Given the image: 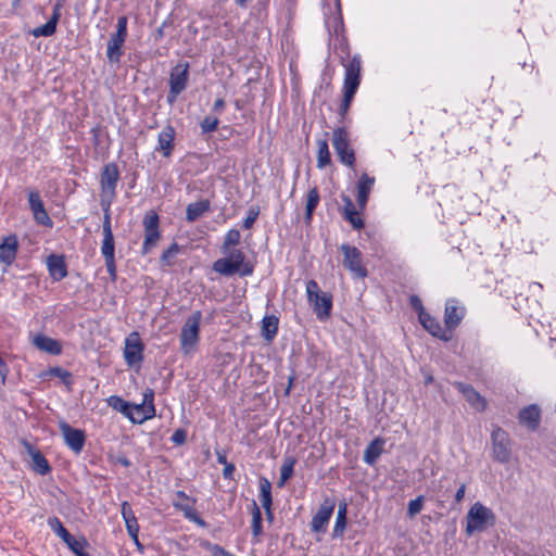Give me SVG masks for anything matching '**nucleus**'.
Here are the masks:
<instances>
[{
  "instance_id": "27",
  "label": "nucleus",
  "mask_w": 556,
  "mask_h": 556,
  "mask_svg": "<svg viewBox=\"0 0 556 556\" xmlns=\"http://www.w3.org/2000/svg\"><path fill=\"white\" fill-rule=\"evenodd\" d=\"M47 266L50 276L55 281H60L67 276L66 264L63 256L50 255L47 258Z\"/></svg>"
},
{
  "instance_id": "50",
  "label": "nucleus",
  "mask_w": 556,
  "mask_h": 556,
  "mask_svg": "<svg viewBox=\"0 0 556 556\" xmlns=\"http://www.w3.org/2000/svg\"><path fill=\"white\" fill-rule=\"evenodd\" d=\"M104 212V218H103V235H113L112 228H111V216H110V210L103 211Z\"/></svg>"
},
{
  "instance_id": "62",
  "label": "nucleus",
  "mask_w": 556,
  "mask_h": 556,
  "mask_svg": "<svg viewBox=\"0 0 556 556\" xmlns=\"http://www.w3.org/2000/svg\"><path fill=\"white\" fill-rule=\"evenodd\" d=\"M218 460H219V463H223L225 465L227 464L225 455H218Z\"/></svg>"
},
{
  "instance_id": "52",
  "label": "nucleus",
  "mask_w": 556,
  "mask_h": 556,
  "mask_svg": "<svg viewBox=\"0 0 556 556\" xmlns=\"http://www.w3.org/2000/svg\"><path fill=\"white\" fill-rule=\"evenodd\" d=\"M465 492H466V484H465V483H463V484L458 488V490L456 491V494H455V501H456L457 503H460V502L464 500V497H465Z\"/></svg>"
},
{
  "instance_id": "46",
  "label": "nucleus",
  "mask_w": 556,
  "mask_h": 556,
  "mask_svg": "<svg viewBox=\"0 0 556 556\" xmlns=\"http://www.w3.org/2000/svg\"><path fill=\"white\" fill-rule=\"evenodd\" d=\"M424 507V496L420 495L408 503L407 515L414 517L421 511Z\"/></svg>"
},
{
  "instance_id": "55",
  "label": "nucleus",
  "mask_w": 556,
  "mask_h": 556,
  "mask_svg": "<svg viewBox=\"0 0 556 556\" xmlns=\"http://www.w3.org/2000/svg\"><path fill=\"white\" fill-rule=\"evenodd\" d=\"M61 8H62V4L59 2V3H55L54 7H53V12H52V15L51 16H56L55 17V22L58 23L60 17H61Z\"/></svg>"
},
{
  "instance_id": "54",
  "label": "nucleus",
  "mask_w": 556,
  "mask_h": 556,
  "mask_svg": "<svg viewBox=\"0 0 556 556\" xmlns=\"http://www.w3.org/2000/svg\"><path fill=\"white\" fill-rule=\"evenodd\" d=\"M235 471V466L232 464H226L224 468V477L229 479L232 477V473Z\"/></svg>"
},
{
  "instance_id": "40",
  "label": "nucleus",
  "mask_w": 556,
  "mask_h": 556,
  "mask_svg": "<svg viewBox=\"0 0 556 556\" xmlns=\"http://www.w3.org/2000/svg\"><path fill=\"white\" fill-rule=\"evenodd\" d=\"M56 16H51L50 20L42 26L36 27L33 30V35L35 37H49L52 36L55 33L56 29Z\"/></svg>"
},
{
  "instance_id": "25",
  "label": "nucleus",
  "mask_w": 556,
  "mask_h": 556,
  "mask_svg": "<svg viewBox=\"0 0 556 556\" xmlns=\"http://www.w3.org/2000/svg\"><path fill=\"white\" fill-rule=\"evenodd\" d=\"M375 185V177L368 176L366 173L362 174L357 181V204L359 208H365L369 198V193Z\"/></svg>"
},
{
  "instance_id": "16",
  "label": "nucleus",
  "mask_w": 556,
  "mask_h": 556,
  "mask_svg": "<svg viewBox=\"0 0 556 556\" xmlns=\"http://www.w3.org/2000/svg\"><path fill=\"white\" fill-rule=\"evenodd\" d=\"M194 503L195 501L188 496L184 491H177L175 493V498L173 501L174 507L182 511L187 519L203 527L205 522L197 515L193 508Z\"/></svg>"
},
{
  "instance_id": "56",
  "label": "nucleus",
  "mask_w": 556,
  "mask_h": 556,
  "mask_svg": "<svg viewBox=\"0 0 556 556\" xmlns=\"http://www.w3.org/2000/svg\"><path fill=\"white\" fill-rule=\"evenodd\" d=\"M225 106V101L223 99H217L213 104V110L215 112H220Z\"/></svg>"
},
{
  "instance_id": "33",
  "label": "nucleus",
  "mask_w": 556,
  "mask_h": 556,
  "mask_svg": "<svg viewBox=\"0 0 556 556\" xmlns=\"http://www.w3.org/2000/svg\"><path fill=\"white\" fill-rule=\"evenodd\" d=\"M210 210V201L201 200L198 202H193L188 204L186 210V217L189 222L197 220L200 216H202L205 212Z\"/></svg>"
},
{
  "instance_id": "31",
  "label": "nucleus",
  "mask_w": 556,
  "mask_h": 556,
  "mask_svg": "<svg viewBox=\"0 0 556 556\" xmlns=\"http://www.w3.org/2000/svg\"><path fill=\"white\" fill-rule=\"evenodd\" d=\"M279 319L275 315H267L262 319L261 333L263 338L270 342L278 332Z\"/></svg>"
},
{
  "instance_id": "49",
  "label": "nucleus",
  "mask_w": 556,
  "mask_h": 556,
  "mask_svg": "<svg viewBox=\"0 0 556 556\" xmlns=\"http://www.w3.org/2000/svg\"><path fill=\"white\" fill-rule=\"evenodd\" d=\"M258 214H260V211L257 207H251L248 211V215L243 220V227L245 229H250L253 226V224L255 223V220L257 219Z\"/></svg>"
},
{
  "instance_id": "11",
  "label": "nucleus",
  "mask_w": 556,
  "mask_h": 556,
  "mask_svg": "<svg viewBox=\"0 0 556 556\" xmlns=\"http://www.w3.org/2000/svg\"><path fill=\"white\" fill-rule=\"evenodd\" d=\"M188 78L189 64L187 62L179 63L172 68L169 75V92L167 96V101L169 103L175 102L178 94L186 89Z\"/></svg>"
},
{
  "instance_id": "60",
  "label": "nucleus",
  "mask_w": 556,
  "mask_h": 556,
  "mask_svg": "<svg viewBox=\"0 0 556 556\" xmlns=\"http://www.w3.org/2000/svg\"><path fill=\"white\" fill-rule=\"evenodd\" d=\"M431 382H433V377H432L431 375H428V376L426 377L425 383H426V384H429V383H431Z\"/></svg>"
},
{
  "instance_id": "13",
  "label": "nucleus",
  "mask_w": 556,
  "mask_h": 556,
  "mask_svg": "<svg viewBox=\"0 0 556 556\" xmlns=\"http://www.w3.org/2000/svg\"><path fill=\"white\" fill-rule=\"evenodd\" d=\"M144 345L137 331L128 334L125 339L124 358L129 367L139 365L143 359Z\"/></svg>"
},
{
  "instance_id": "21",
  "label": "nucleus",
  "mask_w": 556,
  "mask_h": 556,
  "mask_svg": "<svg viewBox=\"0 0 556 556\" xmlns=\"http://www.w3.org/2000/svg\"><path fill=\"white\" fill-rule=\"evenodd\" d=\"M465 308L458 305L456 300H448L445 304L444 324L451 331L455 329L462 321Z\"/></svg>"
},
{
  "instance_id": "10",
  "label": "nucleus",
  "mask_w": 556,
  "mask_h": 556,
  "mask_svg": "<svg viewBox=\"0 0 556 556\" xmlns=\"http://www.w3.org/2000/svg\"><path fill=\"white\" fill-rule=\"evenodd\" d=\"M117 29L108 41L106 56L110 63H118L122 58V48L127 37V17L119 16Z\"/></svg>"
},
{
  "instance_id": "9",
  "label": "nucleus",
  "mask_w": 556,
  "mask_h": 556,
  "mask_svg": "<svg viewBox=\"0 0 556 556\" xmlns=\"http://www.w3.org/2000/svg\"><path fill=\"white\" fill-rule=\"evenodd\" d=\"M493 458L506 464L511 458V441L508 433L500 427H494L491 432Z\"/></svg>"
},
{
  "instance_id": "59",
  "label": "nucleus",
  "mask_w": 556,
  "mask_h": 556,
  "mask_svg": "<svg viewBox=\"0 0 556 556\" xmlns=\"http://www.w3.org/2000/svg\"><path fill=\"white\" fill-rule=\"evenodd\" d=\"M119 463L125 466V467H128L130 465L129 460L127 458H121L119 459Z\"/></svg>"
},
{
  "instance_id": "15",
  "label": "nucleus",
  "mask_w": 556,
  "mask_h": 556,
  "mask_svg": "<svg viewBox=\"0 0 556 556\" xmlns=\"http://www.w3.org/2000/svg\"><path fill=\"white\" fill-rule=\"evenodd\" d=\"M336 507L334 500L326 497L320 504L317 513L314 515L311 521V528L314 532H324L331 518Z\"/></svg>"
},
{
  "instance_id": "19",
  "label": "nucleus",
  "mask_w": 556,
  "mask_h": 556,
  "mask_svg": "<svg viewBox=\"0 0 556 556\" xmlns=\"http://www.w3.org/2000/svg\"><path fill=\"white\" fill-rule=\"evenodd\" d=\"M101 253L105 261L106 270L112 280L116 279L115 244L113 235H103Z\"/></svg>"
},
{
  "instance_id": "43",
  "label": "nucleus",
  "mask_w": 556,
  "mask_h": 556,
  "mask_svg": "<svg viewBox=\"0 0 556 556\" xmlns=\"http://www.w3.org/2000/svg\"><path fill=\"white\" fill-rule=\"evenodd\" d=\"M49 525L52 527L54 532L66 543L68 540H72L70 532L63 527L61 521L58 518H53L49 520Z\"/></svg>"
},
{
  "instance_id": "36",
  "label": "nucleus",
  "mask_w": 556,
  "mask_h": 556,
  "mask_svg": "<svg viewBox=\"0 0 556 556\" xmlns=\"http://www.w3.org/2000/svg\"><path fill=\"white\" fill-rule=\"evenodd\" d=\"M346 513L348 505L345 502L339 504L336 523L333 528V536H341L345 530L346 526Z\"/></svg>"
},
{
  "instance_id": "23",
  "label": "nucleus",
  "mask_w": 556,
  "mask_h": 556,
  "mask_svg": "<svg viewBox=\"0 0 556 556\" xmlns=\"http://www.w3.org/2000/svg\"><path fill=\"white\" fill-rule=\"evenodd\" d=\"M121 513L122 517L125 521L126 530L129 534V536L132 539V541L136 543V545H140L138 533H139V525L137 522V518L135 517V514L130 507V505L127 502H123L121 505Z\"/></svg>"
},
{
  "instance_id": "45",
  "label": "nucleus",
  "mask_w": 556,
  "mask_h": 556,
  "mask_svg": "<svg viewBox=\"0 0 556 556\" xmlns=\"http://www.w3.org/2000/svg\"><path fill=\"white\" fill-rule=\"evenodd\" d=\"M28 203L33 213L43 207V202L38 191L31 190L28 192Z\"/></svg>"
},
{
  "instance_id": "8",
  "label": "nucleus",
  "mask_w": 556,
  "mask_h": 556,
  "mask_svg": "<svg viewBox=\"0 0 556 556\" xmlns=\"http://www.w3.org/2000/svg\"><path fill=\"white\" fill-rule=\"evenodd\" d=\"M153 402L154 391L148 388L143 393L142 403H129V410L126 417L135 424H142L146 420L153 418L155 416V407Z\"/></svg>"
},
{
  "instance_id": "7",
  "label": "nucleus",
  "mask_w": 556,
  "mask_h": 556,
  "mask_svg": "<svg viewBox=\"0 0 556 556\" xmlns=\"http://www.w3.org/2000/svg\"><path fill=\"white\" fill-rule=\"evenodd\" d=\"M332 146L340 162L349 167L355 165V152L350 144V136L346 129L339 127L332 132Z\"/></svg>"
},
{
  "instance_id": "58",
  "label": "nucleus",
  "mask_w": 556,
  "mask_h": 556,
  "mask_svg": "<svg viewBox=\"0 0 556 556\" xmlns=\"http://www.w3.org/2000/svg\"><path fill=\"white\" fill-rule=\"evenodd\" d=\"M175 251H176V249H175V247H173V248H170V249L166 250V251L163 253L162 257H163V258H167V257H169V256L172 255V253H173V252H175Z\"/></svg>"
},
{
  "instance_id": "47",
  "label": "nucleus",
  "mask_w": 556,
  "mask_h": 556,
  "mask_svg": "<svg viewBox=\"0 0 556 556\" xmlns=\"http://www.w3.org/2000/svg\"><path fill=\"white\" fill-rule=\"evenodd\" d=\"M218 123L217 117L207 116L201 123V128L204 132H212L217 129Z\"/></svg>"
},
{
  "instance_id": "61",
  "label": "nucleus",
  "mask_w": 556,
  "mask_h": 556,
  "mask_svg": "<svg viewBox=\"0 0 556 556\" xmlns=\"http://www.w3.org/2000/svg\"><path fill=\"white\" fill-rule=\"evenodd\" d=\"M249 0H236V3L240 7H244Z\"/></svg>"
},
{
  "instance_id": "51",
  "label": "nucleus",
  "mask_w": 556,
  "mask_h": 556,
  "mask_svg": "<svg viewBox=\"0 0 556 556\" xmlns=\"http://www.w3.org/2000/svg\"><path fill=\"white\" fill-rule=\"evenodd\" d=\"M185 439H186V433L182 431V430H177L173 437H172V440L175 442V443H178V444H181L185 442Z\"/></svg>"
},
{
  "instance_id": "2",
  "label": "nucleus",
  "mask_w": 556,
  "mask_h": 556,
  "mask_svg": "<svg viewBox=\"0 0 556 556\" xmlns=\"http://www.w3.org/2000/svg\"><path fill=\"white\" fill-rule=\"evenodd\" d=\"M227 256L214 262L213 269L224 276H231L239 273L241 276H250L253 266L244 263L245 255L241 250H232L226 253Z\"/></svg>"
},
{
  "instance_id": "14",
  "label": "nucleus",
  "mask_w": 556,
  "mask_h": 556,
  "mask_svg": "<svg viewBox=\"0 0 556 556\" xmlns=\"http://www.w3.org/2000/svg\"><path fill=\"white\" fill-rule=\"evenodd\" d=\"M340 249L344 254L343 266L348 268L354 277L365 278L367 276V269L362 263L359 250L349 244H342Z\"/></svg>"
},
{
  "instance_id": "38",
  "label": "nucleus",
  "mask_w": 556,
  "mask_h": 556,
  "mask_svg": "<svg viewBox=\"0 0 556 556\" xmlns=\"http://www.w3.org/2000/svg\"><path fill=\"white\" fill-rule=\"evenodd\" d=\"M319 203V192L316 187L312 188L306 197L305 204V220L309 223L312 220L313 213Z\"/></svg>"
},
{
  "instance_id": "35",
  "label": "nucleus",
  "mask_w": 556,
  "mask_h": 556,
  "mask_svg": "<svg viewBox=\"0 0 556 556\" xmlns=\"http://www.w3.org/2000/svg\"><path fill=\"white\" fill-rule=\"evenodd\" d=\"M295 463L296 459L293 456H287L283 458L282 465L280 467L278 486H283L285 483L293 476Z\"/></svg>"
},
{
  "instance_id": "12",
  "label": "nucleus",
  "mask_w": 556,
  "mask_h": 556,
  "mask_svg": "<svg viewBox=\"0 0 556 556\" xmlns=\"http://www.w3.org/2000/svg\"><path fill=\"white\" fill-rule=\"evenodd\" d=\"M144 227V241L142 245V254H148L159 242V215L154 211L144 214L142 220Z\"/></svg>"
},
{
  "instance_id": "5",
  "label": "nucleus",
  "mask_w": 556,
  "mask_h": 556,
  "mask_svg": "<svg viewBox=\"0 0 556 556\" xmlns=\"http://www.w3.org/2000/svg\"><path fill=\"white\" fill-rule=\"evenodd\" d=\"M119 178V173L116 164H106L101 173V206L103 211H109L111 203L115 197L116 185Z\"/></svg>"
},
{
  "instance_id": "32",
  "label": "nucleus",
  "mask_w": 556,
  "mask_h": 556,
  "mask_svg": "<svg viewBox=\"0 0 556 556\" xmlns=\"http://www.w3.org/2000/svg\"><path fill=\"white\" fill-rule=\"evenodd\" d=\"M344 218L351 223L353 228L362 229L364 227V222L359 216L358 212L355 210V206L350 198H344Z\"/></svg>"
},
{
  "instance_id": "30",
  "label": "nucleus",
  "mask_w": 556,
  "mask_h": 556,
  "mask_svg": "<svg viewBox=\"0 0 556 556\" xmlns=\"http://www.w3.org/2000/svg\"><path fill=\"white\" fill-rule=\"evenodd\" d=\"M384 440L381 438L374 439L364 451V462L374 465L383 452Z\"/></svg>"
},
{
  "instance_id": "48",
  "label": "nucleus",
  "mask_w": 556,
  "mask_h": 556,
  "mask_svg": "<svg viewBox=\"0 0 556 556\" xmlns=\"http://www.w3.org/2000/svg\"><path fill=\"white\" fill-rule=\"evenodd\" d=\"M34 215V218L37 223L41 224V225H45V226H51L52 225V220L51 218L49 217L47 211L45 210V207L36 211L35 213H33Z\"/></svg>"
},
{
  "instance_id": "17",
  "label": "nucleus",
  "mask_w": 556,
  "mask_h": 556,
  "mask_svg": "<svg viewBox=\"0 0 556 556\" xmlns=\"http://www.w3.org/2000/svg\"><path fill=\"white\" fill-rule=\"evenodd\" d=\"M419 321L424 328L433 337H437L443 341H450L452 339V331L445 327H442L440 321L428 314L425 309L419 312Z\"/></svg>"
},
{
  "instance_id": "57",
  "label": "nucleus",
  "mask_w": 556,
  "mask_h": 556,
  "mask_svg": "<svg viewBox=\"0 0 556 556\" xmlns=\"http://www.w3.org/2000/svg\"><path fill=\"white\" fill-rule=\"evenodd\" d=\"M410 302H412V305L418 309V313L424 309L422 305H421V301L417 298V296H412L410 299Z\"/></svg>"
},
{
  "instance_id": "29",
  "label": "nucleus",
  "mask_w": 556,
  "mask_h": 556,
  "mask_svg": "<svg viewBox=\"0 0 556 556\" xmlns=\"http://www.w3.org/2000/svg\"><path fill=\"white\" fill-rule=\"evenodd\" d=\"M519 421L530 430H535L540 422V408L536 405L525 407L519 413Z\"/></svg>"
},
{
  "instance_id": "53",
  "label": "nucleus",
  "mask_w": 556,
  "mask_h": 556,
  "mask_svg": "<svg viewBox=\"0 0 556 556\" xmlns=\"http://www.w3.org/2000/svg\"><path fill=\"white\" fill-rule=\"evenodd\" d=\"M53 374L62 379H68L71 378V374L62 368H54Z\"/></svg>"
},
{
  "instance_id": "39",
  "label": "nucleus",
  "mask_w": 556,
  "mask_h": 556,
  "mask_svg": "<svg viewBox=\"0 0 556 556\" xmlns=\"http://www.w3.org/2000/svg\"><path fill=\"white\" fill-rule=\"evenodd\" d=\"M66 545L76 556H91L86 551V548L88 547V542L85 538L76 539L72 536V540H68L66 542Z\"/></svg>"
},
{
  "instance_id": "34",
  "label": "nucleus",
  "mask_w": 556,
  "mask_h": 556,
  "mask_svg": "<svg viewBox=\"0 0 556 556\" xmlns=\"http://www.w3.org/2000/svg\"><path fill=\"white\" fill-rule=\"evenodd\" d=\"M260 501L262 503L263 508L270 516L271 484L266 478H262L260 481Z\"/></svg>"
},
{
  "instance_id": "6",
  "label": "nucleus",
  "mask_w": 556,
  "mask_h": 556,
  "mask_svg": "<svg viewBox=\"0 0 556 556\" xmlns=\"http://www.w3.org/2000/svg\"><path fill=\"white\" fill-rule=\"evenodd\" d=\"M202 313L193 312L185 321L180 331V346L185 354H189L199 342L200 323Z\"/></svg>"
},
{
  "instance_id": "4",
  "label": "nucleus",
  "mask_w": 556,
  "mask_h": 556,
  "mask_svg": "<svg viewBox=\"0 0 556 556\" xmlns=\"http://www.w3.org/2000/svg\"><path fill=\"white\" fill-rule=\"evenodd\" d=\"M306 294L317 318L319 320H326L330 316L332 308L331 295L321 292L315 280H308L306 282Z\"/></svg>"
},
{
  "instance_id": "3",
  "label": "nucleus",
  "mask_w": 556,
  "mask_h": 556,
  "mask_svg": "<svg viewBox=\"0 0 556 556\" xmlns=\"http://www.w3.org/2000/svg\"><path fill=\"white\" fill-rule=\"evenodd\" d=\"M496 520L495 514L489 507L480 502H476L466 515L465 532L471 536L476 532H481L488 527L494 526Z\"/></svg>"
},
{
  "instance_id": "20",
  "label": "nucleus",
  "mask_w": 556,
  "mask_h": 556,
  "mask_svg": "<svg viewBox=\"0 0 556 556\" xmlns=\"http://www.w3.org/2000/svg\"><path fill=\"white\" fill-rule=\"evenodd\" d=\"M456 389L464 395L467 403L477 412H483L486 408V400L477 392L471 386L463 382H455Z\"/></svg>"
},
{
  "instance_id": "26",
  "label": "nucleus",
  "mask_w": 556,
  "mask_h": 556,
  "mask_svg": "<svg viewBox=\"0 0 556 556\" xmlns=\"http://www.w3.org/2000/svg\"><path fill=\"white\" fill-rule=\"evenodd\" d=\"M18 242L15 236L7 237L0 244V261L10 266L16 258Z\"/></svg>"
},
{
  "instance_id": "44",
  "label": "nucleus",
  "mask_w": 556,
  "mask_h": 556,
  "mask_svg": "<svg viewBox=\"0 0 556 556\" xmlns=\"http://www.w3.org/2000/svg\"><path fill=\"white\" fill-rule=\"evenodd\" d=\"M252 532L254 536H258L262 533V514L255 503L252 513Z\"/></svg>"
},
{
  "instance_id": "37",
  "label": "nucleus",
  "mask_w": 556,
  "mask_h": 556,
  "mask_svg": "<svg viewBox=\"0 0 556 556\" xmlns=\"http://www.w3.org/2000/svg\"><path fill=\"white\" fill-rule=\"evenodd\" d=\"M317 167L324 168L331 163L328 142L326 139L317 140Z\"/></svg>"
},
{
  "instance_id": "41",
  "label": "nucleus",
  "mask_w": 556,
  "mask_h": 556,
  "mask_svg": "<svg viewBox=\"0 0 556 556\" xmlns=\"http://www.w3.org/2000/svg\"><path fill=\"white\" fill-rule=\"evenodd\" d=\"M241 239V233L238 229H230L224 239V243L222 245L223 253H228L230 247H235L239 244Z\"/></svg>"
},
{
  "instance_id": "28",
  "label": "nucleus",
  "mask_w": 556,
  "mask_h": 556,
  "mask_svg": "<svg viewBox=\"0 0 556 556\" xmlns=\"http://www.w3.org/2000/svg\"><path fill=\"white\" fill-rule=\"evenodd\" d=\"M175 130L172 126H166L157 137V150L165 157H168L174 149Z\"/></svg>"
},
{
  "instance_id": "22",
  "label": "nucleus",
  "mask_w": 556,
  "mask_h": 556,
  "mask_svg": "<svg viewBox=\"0 0 556 556\" xmlns=\"http://www.w3.org/2000/svg\"><path fill=\"white\" fill-rule=\"evenodd\" d=\"M23 445L31 458V469L41 476L49 473L51 467L41 452L35 448L27 441H23Z\"/></svg>"
},
{
  "instance_id": "24",
  "label": "nucleus",
  "mask_w": 556,
  "mask_h": 556,
  "mask_svg": "<svg viewBox=\"0 0 556 556\" xmlns=\"http://www.w3.org/2000/svg\"><path fill=\"white\" fill-rule=\"evenodd\" d=\"M33 344L38 350L51 355H59L62 352V344L58 340L42 333H38L33 338Z\"/></svg>"
},
{
  "instance_id": "18",
  "label": "nucleus",
  "mask_w": 556,
  "mask_h": 556,
  "mask_svg": "<svg viewBox=\"0 0 556 556\" xmlns=\"http://www.w3.org/2000/svg\"><path fill=\"white\" fill-rule=\"evenodd\" d=\"M60 430L66 445L75 453H79L85 443V433L83 430L74 429L65 421L60 422Z\"/></svg>"
},
{
  "instance_id": "1",
  "label": "nucleus",
  "mask_w": 556,
  "mask_h": 556,
  "mask_svg": "<svg viewBox=\"0 0 556 556\" xmlns=\"http://www.w3.org/2000/svg\"><path fill=\"white\" fill-rule=\"evenodd\" d=\"M362 62L358 55H354L344 64L343 99L340 112L345 115L351 106L353 98L361 85Z\"/></svg>"
},
{
  "instance_id": "42",
  "label": "nucleus",
  "mask_w": 556,
  "mask_h": 556,
  "mask_svg": "<svg viewBox=\"0 0 556 556\" xmlns=\"http://www.w3.org/2000/svg\"><path fill=\"white\" fill-rule=\"evenodd\" d=\"M106 402L110 407L127 416L129 410V403L124 401L121 396L112 395L106 400Z\"/></svg>"
}]
</instances>
